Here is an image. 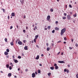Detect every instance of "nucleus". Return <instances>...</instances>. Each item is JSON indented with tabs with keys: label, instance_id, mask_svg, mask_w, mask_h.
Here are the masks:
<instances>
[{
	"label": "nucleus",
	"instance_id": "f257e3e1",
	"mask_svg": "<svg viewBox=\"0 0 78 78\" xmlns=\"http://www.w3.org/2000/svg\"><path fill=\"white\" fill-rule=\"evenodd\" d=\"M66 28H64L61 30V32L60 33L61 36H62V35L64 34V33L66 32Z\"/></svg>",
	"mask_w": 78,
	"mask_h": 78
},
{
	"label": "nucleus",
	"instance_id": "f03ea898",
	"mask_svg": "<svg viewBox=\"0 0 78 78\" xmlns=\"http://www.w3.org/2000/svg\"><path fill=\"white\" fill-rule=\"evenodd\" d=\"M67 17L68 20H70L71 19V16L69 15H67Z\"/></svg>",
	"mask_w": 78,
	"mask_h": 78
},
{
	"label": "nucleus",
	"instance_id": "7ed1b4c3",
	"mask_svg": "<svg viewBox=\"0 0 78 78\" xmlns=\"http://www.w3.org/2000/svg\"><path fill=\"white\" fill-rule=\"evenodd\" d=\"M50 19V16L48 15L47 17V20L48 21H49Z\"/></svg>",
	"mask_w": 78,
	"mask_h": 78
},
{
	"label": "nucleus",
	"instance_id": "20e7f679",
	"mask_svg": "<svg viewBox=\"0 0 78 78\" xmlns=\"http://www.w3.org/2000/svg\"><path fill=\"white\" fill-rule=\"evenodd\" d=\"M58 63H65V62L64 61H58Z\"/></svg>",
	"mask_w": 78,
	"mask_h": 78
},
{
	"label": "nucleus",
	"instance_id": "39448f33",
	"mask_svg": "<svg viewBox=\"0 0 78 78\" xmlns=\"http://www.w3.org/2000/svg\"><path fill=\"white\" fill-rule=\"evenodd\" d=\"M32 76L33 77V78H34V77H35V75H36V74H35V73H33L32 74Z\"/></svg>",
	"mask_w": 78,
	"mask_h": 78
},
{
	"label": "nucleus",
	"instance_id": "423d86ee",
	"mask_svg": "<svg viewBox=\"0 0 78 78\" xmlns=\"http://www.w3.org/2000/svg\"><path fill=\"white\" fill-rule=\"evenodd\" d=\"M18 43L19 45H22V42L21 41H18Z\"/></svg>",
	"mask_w": 78,
	"mask_h": 78
},
{
	"label": "nucleus",
	"instance_id": "0eeeda50",
	"mask_svg": "<svg viewBox=\"0 0 78 78\" xmlns=\"http://www.w3.org/2000/svg\"><path fill=\"white\" fill-rule=\"evenodd\" d=\"M11 15L12 17H14L15 16V13H14V12H12V13Z\"/></svg>",
	"mask_w": 78,
	"mask_h": 78
},
{
	"label": "nucleus",
	"instance_id": "6e6552de",
	"mask_svg": "<svg viewBox=\"0 0 78 78\" xmlns=\"http://www.w3.org/2000/svg\"><path fill=\"white\" fill-rule=\"evenodd\" d=\"M24 50H28V46H26L24 48Z\"/></svg>",
	"mask_w": 78,
	"mask_h": 78
},
{
	"label": "nucleus",
	"instance_id": "1a4fd4ad",
	"mask_svg": "<svg viewBox=\"0 0 78 78\" xmlns=\"http://www.w3.org/2000/svg\"><path fill=\"white\" fill-rule=\"evenodd\" d=\"M55 30H56V31H58V30H59V28L58 27H56L55 28Z\"/></svg>",
	"mask_w": 78,
	"mask_h": 78
},
{
	"label": "nucleus",
	"instance_id": "9d476101",
	"mask_svg": "<svg viewBox=\"0 0 78 78\" xmlns=\"http://www.w3.org/2000/svg\"><path fill=\"white\" fill-rule=\"evenodd\" d=\"M24 0H22L20 1V2L22 4V5H23V3L24 2Z\"/></svg>",
	"mask_w": 78,
	"mask_h": 78
},
{
	"label": "nucleus",
	"instance_id": "9b49d317",
	"mask_svg": "<svg viewBox=\"0 0 78 78\" xmlns=\"http://www.w3.org/2000/svg\"><path fill=\"white\" fill-rule=\"evenodd\" d=\"M39 55H38L37 56V57L35 59H39Z\"/></svg>",
	"mask_w": 78,
	"mask_h": 78
},
{
	"label": "nucleus",
	"instance_id": "f8f14e48",
	"mask_svg": "<svg viewBox=\"0 0 78 78\" xmlns=\"http://www.w3.org/2000/svg\"><path fill=\"white\" fill-rule=\"evenodd\" d=\"M4 54H5V55H8L9 53H8V52H7L6 51H5L4 52Z\"/></svg>",
	"mask_w": 78,
	"mask_h": 78
},
{
	"label": "nucleus",
	"instance_id": "ddd939ff",
	"mask_svg": "<svg viewBox=\"0 0 78 78\" xmlns=\"http://www.w3.org/2000/svg\"><path fill=\"white\" fill-rule=\"evenodd\" d=\"M12 74H11V73H9L8 74V76H11Z\"/></svg>",
	"mask_w": 78,
	"mask_h": 78
},
{
	"label": "nucleus",
	"instance_id": "4468645a",
	"mask_svg": "<svg viewBox=\"0 0 78 78\" xmlns=\"http://www.w3.org/2000/svg\"><path fill=\"white\" fill-rule=\"evenodd\" d=\"M36 30H37V27H36V26L34 28L33 30L34 31H35V30H36Z\"/></svg>",
	"mask_w": 78,
	"mask_h": 78
},
{
	"label": "nucleus",
	"instance_id": "2eb2a0df",
	"mask_svg": "<svg viewBox=\"0 0 78 78\" xmlns=\"http://www.w3.org/2000/svg\"><path fill=\"white\" fill-rule=\"evenodd\" d=\"M14 62L15 63H17L18 62V61L17 59H16L14 60Z\"/></svg>",
	"mask_w": 78,
	"mask_h": 78
},
{
	"label": "nucleus",
	"instance_id": "dca6fc26",
	"mask_svg": "<svg viewBox=\"0 0 78 78\" xmlns=\"http://www.w3.org/2000/svg\"><path fill=\"white\" fill-rule=\"evenodd\" d=\"M50 69H51V70H54V67H51L50 68Z\"/></svg>",
	"mask_w": 78,
	"mask_h": 78
},
{
	"label": "nucleus",
	"instance_id": "f3484780",
	"mask_svg": "<svg viewBox=\"0 0 78 78\" xmlns=\"http://www.w3.org/2000/svg\"><path fill=\"white\" fill-rule=\"evenodd\" d=\"M51 73H48V76H50V75H51Z\"/></svg>",
	"mask_w": 78,
	"mask_h": 78
},
{
	"label": "nucleus",
	"instance_id": "a211bd4d",
	"mask_svg": "<svg viewBox=\"0 0 78 78\" xmlns=\"http://www.w3.org/2000/svg\"><path fill=\"white\" fill-rule=\"evenodd\" d=\"M39 37V36H38V35H36L35 36V39H37V37Z\"/></svg>",
	"mask_w": 78,
	"mask_h": 78
},
{
	"label": "nucleus",
	"instance_id": "6ab92c4d",
	"mask_svg": "<svg viewBox=\"0 0 78 78\" xmlns=\"http://www.w3.org/2000/svg\"><path fill=\"white\" fill-rule=\"evenodd\" d=\"M50 48H49V47H48L47 48V51H49V50H50Z\"/></svg>",
	"mask_w": 78,
	"mask_h": 78
},
{
	"label": "nucleus",
	"instance_id": "aec40b11",
	"mask_svg": "<svg viewBox=\"0 0 78 78\" xmlns=\"http://www.w3.org/2000/svg\"><path fill=\"white\" fill-rule=\"evenodd\" d=\"M62 19L64 20H65V19H66V16L63 17H62Z\"/></svg>",
	"mask_w": 78,
	"mask_h": 78
},
{
	"label": "nucleus",
	"instance_id": "412c9836",
	"mask_svg": "<svg viewBox=\"0 0 78 78\" xmlns=\"http://www.w3.org/2000/svg\"><path fill=\"white\" fill-rule=\"evenodd\" d=\"M5 42H7V41H8V39H7V38H5Z\"/></svg>",
	"mask_w": 78,
	"mask_h": 78
},
{
	"label": "nucleus",
	"instance_id": "4be33fe9",
	"mask_svg": "<svg viewBox=\"0 0 78 78\" xmlns=\"http://www.w3.org/2000/svg\"><path fill=\"white\" fill-rule=\"evenodd\" d=\"M10 44L11 45H14V43H13V42H12L10 43Z\"/></svg>",
	"mask_w": 78,
	"mask_h": 78
},
{
	"label": "nucleus",
	"instance_id": "5701e85b",
	"mask_svg": "<svg viewBox=\"0 0 78 78\" xmlns=\"http://www.w3.org/2000/svg\"><path fill=\"white\" fill-rule=\"evenodd\" d=\"M58 69V66H55V69Z\"/></svg>",
	"mask_w": 78,
	"mask_h": 78
},
{
	"label": "nucleus",
	"instance_id": "b1692460",
	"mask_svg": "<svg viewBox=\"0 0 78 78\" xmlns=\"http://www.w3.org/2000/svg\"><path fill=\"white\" fill-rule=\"evenodd\" d=\"M38 73H41V70H40L39 69L38 70Z\"/></svg>",
	"mask_w": 78,
	"mask_h": 78
},
{
	"label": "nucleus",
	"instance_id": "393cba45",
	"mask_svg": "<svg viewBox=\"0 0 78 78\" xmlns=\"http://www.w3.org/2000/svg\"><path fill=\"white\" fill-rule=\"evenodd\" d=\"M50 11L51 12H53V9H51Z\"/></svg>",
	"mask_w": 78,
	"mask_h": 78
},
{
	"label": "nucleus",
	"instance_id": "a878e982",
	"mask_svg": "<svg viewBox=\"0 0 78 78\" xmlns=\"http://www.w3.org/2000/svg\"><path fill=\"white\" fill-rule=\"evenodd\" d=\"M18 58L19 59H21V56H19L18 57Z\"/></svg>",
	"mask_w": 78,
	"mask_h": 78
},
{
	"label": "nucleus",
	"instance_id": "bb28decb",
	"mask_svg": "<svg viewBox=\"0 0 78 78\" xmlns=\"http://www.w3.org/2000/svg\"><path fill=\"white\" fill-rule=\"evenodd\" d=\"M6 51L7 52H9V50L8 49H6Z\"/></svg>",
	"mask_w": 78,
	"mask_h": 78
},
{
	"label": "nucleus",
	"instance_id": "cd10ccee",
	"mask_svg": "<svg viewBox=\"0 0 78 78\" xmlns=\"http://www.w3.org/2000/svg\"><path fill=\"white\" fill-rule=\"evenodd\" d=\"M69 8H72V5H69Z\"/></svg>",
	"mask_w": 78,
	"mask_h": 78
},
{
	"label": "nucleus",
	"instance_id": "c85d7f7f",
	"mask_svg": "<svg viewBox=\"0 0 78 78\" xmlns=\"http://www.w3.org/2000/svg\"><path fill=\"white\" fill-rule=\"evenodd\" d=\"M34 42H35V43L36 42V39L35 38L34 39Z\"/></svg>",
	"mask_w": 78,
	"mask_h": 78
},
{
	"label": "nucleus",
	"instance_id": "c756f323",
	"mask_svg": "<svg viewBox=\"0 0 78 78\" xmlns=\"http://www.w3.org/2000/svg\"><path fill=\"white\" fill-rule=\"evenodd\" d=\"M64 40L65 41H66L67 40V38L66 37H64Z\"/></svg>",
	"mask_w": 78,
	"mask_h": 78
},
{
	"label": "nucleus",
	"instance_id": "7c9ffc66",
	"mask_svg": "<svg viewBox=\"0 0 78 78\" xmlns=\"http://www.w3.org/2000/svg\"><path fill=\"white\" fill-rule=\"evenodd\" d=\"M54 66L56 67V66H57V64L56 63H54Z\"/></svg>",
	"mask_w": 78,
	"mask_h": 78
},
{
	"label": "nucleus",
	"instance_id": "2f4dec72",
	"mask_svg": "<svg viewBox=\"0 0 78 78\" xmlns=\"http://www.w3.org/2000/svg\"><path fill=\"white\" fill-rule=\"evenodd\" d=\"M55 30H53L52 31V33H55Z\"/></svg>",
	"mask_w": 78,
	"mask_h": 78
},
{
	"label": "nucleus",
	"instance_id": "473e14b6",
	"mask_svg": "<svg viewBox=\"0 0 78 78\" xmlns=\"http://www.w3.org/2000/svg\"><path fill=\"white\" fill-rule=\"evenodd\" d=\"M23 42L24 43H25V42H27V41L26 40H23Z\"/></svg>",
	"mask_w": 78,
	"mask_h": 78
},
{
	"label": "nucleus",
	"instance_id": "72a5a7b5",
	"mask_svg": "<svg viewBox=\"0 0 78 78\" xmlns=\"http://www.w3.org/2000/svg\"><path fill=\"white\" fill-rule=\"evenodd\" d=\"M75 46H76V47H78V44H77V43L76 44Z\"/></svg>",
	"mask_w": 78,
	"mask_h": 78
},
{
	"label": "nucleus",
	"instance_id": "f704fd0d",
	"mask_svg": "<svg viewBox=\"0 0 78 78\" xmlns=\"http://www.w3.org/2000/svg\"><path fill=\"white\" fill-rule=\"evenodd\" d=\"M6 67H7V68H9V65H6Z\"/></svg>",
	"mask_w": 78,
	"mask_h": 78
},
{
	"label": "nucleus",
	"instance_id": "c9c22d12",
	"mask_svg": "<svg viewBox=\"0 0 78 78\" xmlns=\"http://www.w3.org/2000/svg\"><path fill=\"white\" fill-rule=\"evenodd\" d=\"M9 69L10 70H11V69H12V68H11V66H10L9 67Z\"/></svg>",
	"mask_w": 78,
	"mask_h": 78
},
{
	"label": "nucleus",
	"instance_id": "e433bc0d",
	"mask_svg": "<svg viewBox=\"0 0 78 78\" xmlns=\"http://www.w3.org/2000/svg\"><path fill=\"white\" fill-rule=\"evenodd\" d=\"M73 16L74 17H76V14L74 15Z\"/></svg>",
	"mask_w": 78,
	"mask_h": 78
},
{
	"label": "nucleus",
	"instance_id": "4c0bfd02",
	"mask_svg": "<svg viewBox=\"0 0 78 78\" xmlns=\"http://www.w3.org/2000/svg\"><path fill=\"white\" fill-rule=\"evenodd\" d=\"M64 16H67V14L66 13H64Z\"/></svg>",
	"mask_w": 78,
	"mask_h": 78
},
{
	"label": "nucleus",
	"instance_id": "58836bf2",
	"mask_svg": "<svg viewBox=\"0 0 78 78\" xmlns=\"http://www.w3.org/2000/svg\"><path fill=\"white\" fill-rule=\"evenodd\" d=\"M64 72H67V70L66 69H64Z\"/></svg>",
	"mask_w": 78,
	"mask_h": 78
},
{
	"label": "nucleus",
	"instance_id": "ea45409f",
	"mask_svg": "<svg viewBox=\"0 0 78 78\" xmlns=\"http://www.w3.org/2000/svg\"><path fill=\"white\" fill-rule=\"evenodd\" d=\"M23 32H24V33H25V32H25V30H23Z\"/></svg>",
	"mask_w": 78,
	"mask_h": 78
},
{
	"label": "nucleus",
	"instance_id": "a19ab883",
	"mask_svg": "<svg viewBox=\"0 0 78 78\" xmlns=\"http://www.w3.org/2000/svg\"><path fill=\"white\" fill-rule=\"evenodd\" d=\"M22 56H24V54H23V53H22Z\"/></svg>",
	"mask_w": 78,
	"mask_h": 78
},
{
	"label": "nucleus",
	"instance_id": "79ce46f5",
	"mask_svg": "<svg viewBox=\"0 0 78 78\" xmlns=\"http://www.w3.org/2000/svg\"><path fill=\"white\" fill-rule=\"evenodd\" d=\"M69 48L70 50H72V48L71 47H69Z\"/></svg>",
	"mask_w": 78,
	"mask_h": 78
},
{
	"label": "nucleus",
	"instance_id": "37998d69",
	"mask_svg": "<svg viewBox=\"0 0 78 78\" xmlns=\"http://www.w3.org/2000/svg\"><path fill=\"white\" fill-rule=\"evenodd\" d=\"M51 44L52 46H54V43H51Z\"/></svg>",
	"mask_w": 78,
	"mask_h": 78
},
{
	"label": "nucleus",
	"instance_id": "c03bdc74",
	"mask_svg": "<svg viewBox=\"0 0 78 78\" xmlns=\"http://www.w3.org/2000/svg\"><path fill=\"white\" fill-rule=\"evenodd\" d=\"M12 28V26H11L10 27V29H11Z\"/></svg>",
	"mask_w": 78,
	"mask_h": 78
},
{
	"label": "nucleus",
	"instance_id": "a18cd8bd",
	"mask_svg": "<svg viewBox=\"0 0 78 78\" xmlns=\"http://www.w3.org/2000/svg\"><path fill=\"white\" fill-rule=\"evenodd\" d=\"M76 78H78V74L76 75Z\"/></svg>",
	"mask_w": 78,
	"mask_h": 78
},
{
	"label": "nucleus",
	"instance_id": "49530a36",
	"mask_svg": "<svg viewBox=\"0 0 78 78\" xmlns=\"http://www.w3.org/2000/svg\"><path fill=\"white\" fill-rule=\"evenodd\" d=\"M58 43H60V42H61V41H58Z\"/></svg>",
	"mask_w": 78,
	"mask_h": 78
},
{
	"label": "nucleus",
	"instance_id": "de8ad7c7",
	"mask_svg": "<svg viewBox=\"0 0 78 78\" xmlns=\"http://www.w3.org/2000/svg\"><path fill=\"white\" fill-rule=\"evenodd\" d=\"M72 14V12H70V16H71Z\"/></svg>",
	"mask_w": 78,
	"mask_h": 78
},
{
	"label": "nucleus",
	"instance_id": "09e8293b",
	"mask_svg": "<svg viewBox=\"0 0 78 78\" xmlns=\"http://www.w3.org/2000/svg\"><path fill=\"white\" fill-rule=\"evenodd\" d=\"M48 29H50V26H48Z\"/></svg>",
	"mask_w": 78,
	"mask_h": 78
},
{
	"label": "nucleus",
	"instance_id": "8fccbe9b",
	"mask_svg": "<svg viewBox=\"0 0 78 78\" xmlns=\"http://www.w3.org/2000/svg\"><path fill=\"white\" fill-rule=\"evenodd\" d=\"M35 73L36 75H37V72H35Z\"/></svg>",
	"mask_w": 78,
	"mask_h": 78
},
{
	"label": "nucleus",
	"instance_id": "3c124183",
	"mask_svg": "<svg viewBox=\"0 0 78 78\" xmlns=\"http://www.w3.org/2000/svg\"><path fill=\"white\" fill-rule=\"evenodd\" d=\"M25 71L26 72H27L28 71V69H25Z\"/></svg>",
	"mask_w": 78,
	"mask_h": 78
},
{
	"label": "nucleus",
	"instance_id": "603ef678",
	"mask_svg": "<svg viewBox=\"0 0 78 78\" xmlns=\"http://www.w3.org/2000/svg\"><path fill=\"white\" fill-rule=\"evenodd\" d=\"M46 45H47V47H48V44L47 43Z\"/></svg>",
	"mask_w": 78,
	"mask_h": 78
},
{
	"label": "nucleus",
	"instance_id": "864d4df0",
	"mask_svg": "<svg viewBox=\"0 0 78 78\" xmlns=\"http://www.w3.org/2000/svg\"><path fill=\"white\" fill-rule=\"evenodd\" d=\"M12 58H13V59H14V58H15V57H14V56L13 55Z\"/></svg>",
	"mask_w": 78,
	"mask_h": 78
},
{
	"label": "nucleus",
	"instance_id": "5fc2aeb1",
	"mask_svg": "<svg viewBox=\"0 0 78 78\" xmlns=\"http://www.w3.org/2000/svg\"><path fill=\"white\" fill-rule=\"evenodd\" d=\"M8 19H9V16H8Z\"/></svg>",
	"mask_w": 78,
	"mask_h": 78
},
{
	"label": "nucleus",
	"instance_id": "6e6d98bb",
	"mask_svg": "<svg viewBox=\"0 0 78 78\" xmlns=\"http://www.w3.org/2000/svg\"><path fill=\"white\" fill-rule=\"evenodd\" d=\"M6 57H7V58H9V55H7Z\"/></svg>",
	"mask_w": 78,
	"mask_h": 78
},
{
	"label": "nucleus",
	"instance_id": "4d7b16f0",
	"mask_svg": "<svg viewBox=\"0 0 78 78\" xmlns=\"http://www.w3.org/2000/svg\"><path fill=\"white\" fill-rule=\"evenodd\" d=\"M41 56H44V54H41Z\"/></svg>",
	"mask_w": 78,
	"mask_h": 78
},
{
	"label": "nucleus",
	"instance_id": "13d9d810",
	"mask_svg": "<svg viewBox=\"0 0 78 78\" xmlns=\"http://www.w3.org/2000/svg\"><path fill=\"white\" fill-rule=\"evenodd\" d=\"M39 66H42V64H39Z\"/></svg>",
	"mask_w": 78,
	"mask_h": 78
},
{
	"label": "nucleus",
	"instance_id": "bf43d9fd",
	"mask_svg": "<svg viewBox=\"0 0 78 78\" xmlns=\"http://www.w3.org/2000/svg\"><path fill=\"white\" fill-rule=\"evenodd\" d=\"M67 71V73H69V71L68 70L67 71Z\"/></svg>",
	"mask_w": 78,
	"mask_h": 78
},
{
	"label": "nucleus",
	"instance_id": "052dcab7",
	"mask_svg": "<svg viewBox=\"0 0 78 78\" xmlns=\"http://www.w3.org/2000/svg\"><path fill=\"white\" fill-rule=\"evenodd\" d=\"M63 54H64V53L63 52H62L61 55H63Z\"/></svg>",
	"mask_w": 78,
	"mask_h": 78
},
{
	"label": "nucleus",
	"instance_id": "680f3d73",
	"mask_svg": "<svg viewBox=\"0 0 78 78\" xmlns=\"http://www.w3.org/2000/svg\"><path fill=\"white\" fill-rule=\"evenodd\" d=\"M24 19H25V18H26V16H25V15H24Z\"/></svg>",
	"mask_w": 78,
	"mask_h": 78
},
{
	"label": "nucleus",
	"instance_id": "e2e57ef3",
	"mask_svg": "<svg viewBox=\"0 0 78 78\" xmlns=\"http://www.w3.org/2000/svg\"><path fill=\"white\" fill-rule=\"evenodd\" d=\"M58 23V22L57 21H56L55 23Z\"/></svg>",
	"mask_w": 78,
	"mask_h": 78
},
{
	"label": "nucleus",
	"instance_id": "0e129e2a",
	"mask_svg": "<svg viewBox=\"0 0 78 78\" xmlns=\"http://www.w3.org/2000/svg\"><path fill=\"white\" fill-rule=\"evenodd\" d=\"M63 43H64V44H66V41H64V42H63Z\"/></svg>",
	"mask_w": 78,
	"mask_h": 78
},
{
	"label": "nucleus",
	"instance_id": "69168bd1",
	"mask_svg": "<svg viewBox=\"0 0 78 78\" xmlns=\"http://www.w3.org/2000/svg\"><path fill=\"white\" fill-rule=\"evenodd\" d=\"M47 30V28H44V30Z\"/></svg>",
	"mask_w": 78,
	"mask_h": 78
},
{
	"label": "nucleus",
	"instance_id": "338daca9",
	"mask_svg": "<svg viewBox=\"0 0 78 78\" xmlns=\"http://www.w3.org/2000/svg\"><path fill=\"white\" fill-rule=\"evenodd\" d=\"M68 67H70V65H68Z\"/></svg>",
	"mask_w": 78,
	"mask_h": 78
},
{
	"label": "nucleus",
	"instance_id": "774afa93",
	"mask_svg": "<svg viewBox=\"0 0 78 78\" xmlns=\"http://www.w3.org/2000/svg\"><path fill=\"white\" fill-rule=\"evenodd\" d=\"M0 72L1 73H3V71H0Z\"/></svg>",
	"mask_w": 78,
	"mask_h": 78
}]
</instances>
